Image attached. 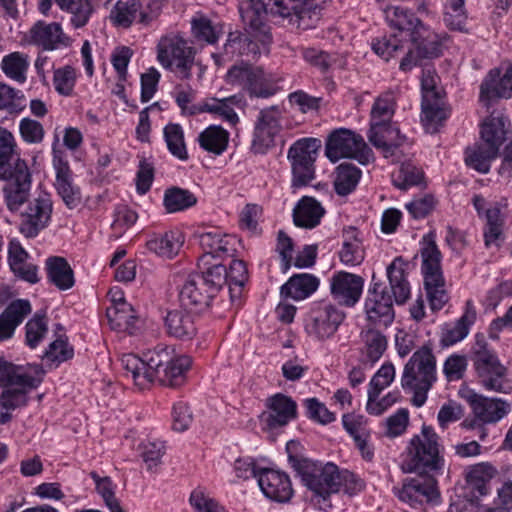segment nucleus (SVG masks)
I'll return each mask as SVG.
<instances>
[{
    "instance_id": "bb28decb",
    "label": "nucleus",
    "mask_w": 512,
    "mask_h": 512,
    "mask_svg": "<svg viewBox=\"0 0 512 512\" xmlns=\"http://www.w3.org/2000/svg\"><path fill=\"white\" fill-rule=\"evenodd\" d=\"M212 298L201 278L198 277V273L191 274L187 278L179 294L181 305L185 309L196 311H202L208 307Z\"/></svg>"
},
{
    "instance_id": "a18cd8bd",
    "label": "nucleus",
    "mask_w": 512,
    "mask_h": 512,
    "mask_svg": "<svg viewBox=\"0 0 512 512\" xmlns=\"http://www.w3.org/2000/svg\"><path fill=\"white\" fill-rule=\"evenodd\" d=\"M142 6L141 0L119 1L111 11V18L115 24L125 28L129 27L134 21L140 23Z\"/></svg>"
},
{
    "instance_id": "f257e3e1",
    "label": "nucleus",
    "mask_w": 512,
    "mask_h": 512,
    "mask_svg": "<svg viewBox=\"0 0 512 512\" xmlns=\"http://www.w3.org/2000/svg\"><path fill=\"white\" fill-rule=\"evenodd\" d=\"M121 364L140 389L155 381L162 386L176 388L185 383L192 360L186 355L175 356L173 349L158 345L143 352L141 358L134 354L124 355Z\"/></svg>"
},
{
    "instance_id": "e433bc0d",
    "label": "nucleus",
    "mask_w": 512,
    "mask_h": 512,
    "mask_svg": "<svg viewBox=\"0 0 512 512\" xmlns=\"http://www.w3.org/2000/svg\"><path fill=\"white\" fill-rule=\"evenodd\" d=\"M250 71L253 75L249 76L244 90H247L251 96L267 98L276 93V80L266 73L261 67L251 65Z\"/></svg>"
},
{
    "instance_id": "5fc2aeb1",
    "label": "nucleus",
    "mask_w": 512,
    "mask_h": 512,
    "mask_svg": "<svg viewBox=\"0 0 512 512\" xmlns=\"http://www.w3.org/2000/svg\"><path fill=\"white\" fill-rule=\"evenodd\" d=\"M394 110L395 97L391 91L385 92L373 104L370 125H374L375 122L381 124L391 121Z\"/></svg>"
},
{
    "instance_id": "0e129e2a",
    "label": "nucleus",
    "mask_w": 512,
    "mask_h": 512,
    "mask_svg": "<svg viewBox=\"0 0 512 512\" xmlns=\"http://www.w3.org/2000/svg\"><path fill=\"white\" fill-rule=\"evenodd\" d=\"M30 390L26 388H4L0 394V406L7 411L26 406L28 402L27 393Z\"/></svg>"
},
{
    "instance_id": "412c9836",
    "label": "nucleus",
    "mask_w": 512,
    "mask_h": 512,
    "mask_svg": "<svg viewBox=\"0 0 512 512\" xmlns=\"http://www.w3.org/2000/svg\"><path fill=\"white\" fill-rule=\"evenodd\" d=\"M363 284L362 277L342 271L331 278V294L340 304L351 307L359 300Z\"/></svg>"
},
{
    "instance_id": "2f4dec72",
    "label": "nucleus",
    "mask_w": 512,
    "mask_h": 512,
    "mask_svg": "<svg viewBox=\"0 0 512 512\" xmlns=\"http://www.w3.org/2000/svg\"><path fill=\"white\" fill-rule=\"evenodd\" d=\"M47 278L59 290H68L75 284L74 272L67 260L60 256H51L45 263Z\"/></svg>"
},
{
    "instance_id": "7ed1b4c3",
    "label": "nucleus",
    "mask_w": 512,
    "mask_h": 512,
    "mask_svg": "<svg viewBox=\"0 0 512 512\" xmlns=\"http://www.w3.org/2000/svg\"><path fill=\"white\" fill-rule=\"evenodd\" d=\"M406 263L396 257L387 267L392 294L381 283L374 282L368 290L365 300V311L370 321L387 326L394 319L393 301L404 304L410 296V286L405 276Z\"/></svg>"
},
{
    "instance_id": "69168bd1",
    "label": "nucleus",
    "mask_w": 512,
    "mask_h": 512,
    "mask_svg": "<svg viewBox=\"0 0 512 512\" xmlns=\"http://www.w3.org/2000/svg\"><path fill=\"white\" fill-rule=\"evenodd\" d=\"M189 502L192 512H227L223 506L201 489L192 491Z\"/></svg>"
},
{
    "instance_id": "338daca9",
    "label": "nucleus",
    "mask_w": 512,
    "mask_h": 512,
    "mask_svg": "<svg viewBox=\"0 0 512 512\" xmlns=\"http://www.w3.org/2000/svg\"><path fill=\"white\" fill-rule=\"evenodd\" d=\"M468 334L466 317L462 316L453 325H445L442 329L440 343L443 347L451 346L464 339Z\"/></svg>"
},
{
    "instance_id": "f8f14e48",
    "label": "nucleus",
    "mask_w": 512,
    "mask_h": 512,
    "mask_svg": "<svg viewBox=\"0 0 512 512\" xmlns=\"http://www.w3.org/2000/svg\"><path fill=\"white\" fill-rule=\"evenodd\" d=\"M0 179L6 182L3 195L8 210L18 211L32 196V175L27 163L18 158L13 165L5 168V174L0 175Z\"/></svg>"
},
{
    "instance_id": "39448f33",
    "label": "nucleus",
    "mask_w": 512,
    "mask_h": 512,
    "mask_svg": "<svg viewBox=\"0 0 512 512\" xmlns=\"http://www.w3.org/2000/svg\"><path fill=\"white\" fill-rule=\"evenodd\" d=\"M436 356L430 344L418 348L404 365L401 387L413 394L412 402L421 407L427 394L437 380Z\"/></svg>"
},
{
    "instance_id": "7c9ffc66",
    "label": "nucleus",
    "mask_w": 512,
    "mask_h": 512,
    "mask_svg": "<svg viewBox=\"0 0 512 512\" xmlns=\"http://www.w3.org/2000/svg\"><path fill=\"white\" fill-rule=\"evenodd\" d=\"M470 405L477 420L481 423L499 421L508 411V405L497 399H489L474 394L469 398Z\"/></svg>"
},
{
    "instance_id": "f704fd0d",
    "label": "nucleus",
    "mask_w": 512,
    "mask_h": 512,
    "mask_svg": "<svg viewBox=\"0 0 512 512\" xmlns=\"http://www.w3.org/2000/svg\"><path fill=\"white\" fill-rule=\"evenodd\" d=\"M319 286V280L307 273L295 274L281 287V295L294 300L309 297Z\"/></svg>"
},
{
    "instance_id": "20e7f679",
    "label": "nucleus",
    "mask_w": 512,
    "mask_h": 512,
    "mask_svg": "<svg viewBox=\"0 0 512 512\" xmlns=\"http://www.w3.org/2000/svg\"><path fill=\"white\" fill-rule=\"evenodd\" d=\"M297 442L290 441L286 445L288 460L300 476L303 485L310 490L314 497L327 501L332 494L339 492V468L331 462L321 463L308 458H298L292 454Z\"/></svg>"
},
{
    "instance_id": "49530a36",
    "label": "nucleus",
    "mask_w": 512,
    "mask_h": 512,
    "mask_svg": "<svg viewBox=\"0 0 512 512\" xmlns=\"http://www.w3.org/2000/svg\"><path fill=\"white\" fill-rule=\"evenodd\" d=\"M493 469L490 465L480 463L469 468L466 474L467 483L475 497L488 493V481L492 478Z\"/></svg>"
},
{
    "instance_id": "e2e57ef3",
    "label": "nucleus",
    "mask_w": 512,
    "mask_h": 512,
    "mask_svg": "<svg viewBox=\"0 0 512 512\" xmlns=\"http://www.w3.org/2000/svg\"><path fill=\"white\" fill-rule=\"evenodd\" d=\"M373 51L385 61L403 52V43L395 35L382 37L372 44Z\"/></svg>"
},
{
    "instance_id": "6ab92c4d",
    "label": "nucleus",
    "mask_w": 512,
    "mask_h": 512,
    "mask_svg": "<svg viewBox=\"0 0 512 512\" xmlns=\"http://www.w3.org/2000/svg\"><path fill=\"white\" fill-rule=\"evenodd\" d=\"M258 484L263 494L277 502H287L293 496V488L289 476L274 469H262L259 473Z\"/></svg>"
},
{
    "instance_id": "864d4df0",
    "label": "nucleus",
    "mask_w": 512,
    "mask_h": 512,
    "mask_svg": "<svg viewBox=\"0 0 512 512\" xmlns=\"http://www.w3.org/2000/svg\"><path fill=\"white\" fill-rule=\"evenodd\" d=\"M96 485V491L102 497L110 512H126L115 497V485L109 477H100L96 472L90 473Z\"/></svg>"
},
{
    "instance_id": "4be33fe9",
    "label": "nucleus",
    "mask_w": 512,
    "mask_h": 512,
    "mask_svg": "<svg viewBox=\"0 0 512 512\" xmlns=\"http://www.w3.org/2000/svg\"><path fill=\"white\" fill-rule=\"evenodd\" d=\"M501 71L498 68L490 70L480 85V102L489 107L495 98H509L512 94V65L504 76L500 78Z\"/></svg>"
},
{
    "instance_id": "1a4fd4ad",
    "label": "nucleus",
    "mask_w": 512,
    "mask_h": 512,
    "mask_svg": "<svg viewBox=\"0 0 512 512\" xmlns=\"http://www.w3.org/2000/svg\"><path fill=\"white\" fill-rule=\"evenodd\" d=\"M472 361L485 389L500 393H507L510 390L511 386L506 379V367L488 348L486 339L482 335L476 336L472 348Z\"/></svg>"
},
{
    "instance_id": "c85d7f7f",
    "label": "nucleus",
    "mask_w": 512,
    "mask_h": 512,
    "mask_svg": "<svg viewBox=\"0 0 512 512\" xmlns=\"http://www.w3.org/2000/svg\"><path fill=\"white\" fill-rule=\"evenodd\" d=\"M56 169L55 187L63 202L69 209L77 208L82 203V194L71 178V171L66 162L58 160L54 163Z\"/></svg>"
},
{
    "instance_id": "423d86ee",
    "label": "nucleus",
    "mask_w": 512,
    "mask_h": 512,
    "mask_svg": "<svg viewBox=\"0 0 512 512\" xmlns=\"http://www.w3.org/2000/svg\"><path fill=\"white\" fill-rule=\"evenodd\" d=\"M438 436L429 426H423L421 433L409 442L401 462L404 473H419L432 476L442 473L445 460L440 454Z\"/></svg>"
},
{
    "instance_id": "6e6552de",
    "label": "nucleus",
    "mask_w": 512,
    "mask_h": 512,
    "mask_svg": "<svg viewBox=\"0 0 512 512\" xmlns=\"http://www.w3.org/2000/svg\"><path fill=\"white\" fill-rule=\"evenodd\" d=\"M422 271L424 284L432 310H441L448 302V294L444 288V277L441 269V252L439 251L433 234L423 239L421 248Z\"/></svg>"
},
{
    "instance_id": "9d476101",
    "label": "nucleus",
    "mask_w": 512,
    "mask_h": 512,
    "mask_svg": "<svg viewBox=\"0 0 512 512\" xmlns=\"http://www.w3.org/2000/svg\"><path fill=\"white\" fill-rule=\"evenodd\" d=\"M325 154L332 162L341 158H354L361 164L369 163L373 156L362 136L345 128L335 130L329 135Z\"/></svg>"
},
{
    "instance_id": "6e6d98bb",
    "label": "nucleus",
    "mask_w": 512,
    "mask_h": 512,
    "mask_svg": "<svg viewBox=\"0 0 512 512\" xmlns=\"http://www.w3.org/2000/svg\"><path fill=\"white\" fill-rule=\"evenodd\" d=\"M248 279V271L242 260H232L228 271V286L231 301L241 294L242 287Z\"/></svg>"
},
{
    "instance_id": "774afa93",
    "label": "nucleus",
    "mask_w": 512,
    "mask_h": 512,
    "mask_svg": "<svg viewBox=\"0 0 512 512\" xmlns=\"http://www.w3.org/2000/svg\"><path fill=\"white\" fill-rule=\"evenodd\" d=\"M345 430L353 437L354 441L369 437L370 430L367 427V420L362 415L345 414L342 418Z\"/></svg>"
},
{
    "instance_id": "4c0bfd02",
    "label": "nucleus",
    "mask_w": 512,
    "mask_h": 512,
    "mask_svg": "<svg viewBox=\"0 0 512 512\" xmlns=\"http://www.w3.org/2000/svg\"><path fill=\"white\" fill-rule=\"evenodd\" d=\"M183 237L179 231H168L147 242V247L151 252L165 257L172 258L180 250L183 244Z\"/></svg>"
},
{
    "instance_id": "37998d69",
    "label": "nucleus",
    "mask_w": 512,
    "mask_h": 512,
    "mask_svg": "<svg viewBox=\"0 0 512 512\" xmlns=\"http://www.w3.org/2000/svg\"><path fill=\"white\" fill-rule=\"evenodd\" d=\"M196 203L195 195L186 189L171 187L164 193L163 204L168 213L186 210Z\"/></svg>"
},
{
    "instance_id": "2eb2a0df",
    "label": "nucleus",
    "mask_w": 512,
    "mask_h": 512,
    "mask_svg": "<svg viewBox=\"0 0 512 512\" xmlns=\"http://www.w3.org/2000/svg\"><path fill=\"white\" fill-rule=\"evenodd\" d=\"M282 109L273 105L260 110L252 140V150L256 154H264L274 146L275 138L280 133Z\"/></svg>"
},
{
    "instance_id": "c9c22d12",
    "label": "nucleus",
    "mask_w": 512,
    "mask_h": 512,
    "mask_svg": "<svg viewBox=\"0 0 512 512\" xmlns=\"http://www.w3.org/2000/svg\"><path fill=\"white\" fill-rule=\"evenodd\" d=\"M165 326L169 335L179 339H191L196 333L193 318L185 310L169 311L165 317Z\"/></svg>"
},
{
    "instance_id": "393cba45",
    "label": "nucleus",
    "mask_w": 512,
    "mask_h": 512,
    "mask_svg": "<svg viewBox=\"0 0 512 512\" xmlns=\"http://www.w3.org/2000/svg\"><path fill=\"white\" fill-rule=\"evenodd\" d=\"M234 238L228 235H222L218 231H209L199 235V244L204 250V254L200 257L198 268L202 265H209L210 260L223 255L233 256L235 251L232 247Z\"/></svg>"
},
{
    "instance_id": "052dcab7",
    "label": "nucleus",
    "mask_w": 512,
    "mask_h": 512,
    "mask_svg": "<svg viewBox=\"0 0 512 512\" xmlns=\"http://www.w3.org/2000/svg\"><path fill=\"white\" fill-rule=\"evenodd\" d=\"M74 351L71 346L68 345L67 341L62 338H58L48 346V349L43 355V359L51 364L58 366V364L71 359Z\"/></svg>"
},
{
    "instance_id": "f3484780",
    "label": "nucleus",
    "mask_w": 512,
    "mask_h": 512,
    "mask_svg": "<svg viewBox=\"0 0 512 512\" xmlns=\"http://www.w3.org/2000/svg\"><path fill=\"white\" fill-rule=\"evenodd\" d=\"M395 494L400 501L413 508L434 502L439 498L436 480L432 476L405 479L402 487L395 489Z\"/></svg>"
},
{
    "instance_id": "ddd939ff",
    "label": "nucleus",
    "mask_w": 512,
    "mask_h": 512,
    "mask_svg": "<svg viewBox=\"0 0 512 512\" xmlns=\"http://www.w3.org/2000/svg\"><path fill=\"white\" fill-rule=\"evenodd\" d=\"M53 201L51 195L43 190H36L21 212L20 233L26 238H35L51 222Z\"/></svg>"
},
{
    "instance_id": "3c124183",
    "label": "nucleus",
    "mask_w": 512,
    "mask_h": 512,
    "mask_svg": "<svg viewBox=\"0 0 512 512\" xmlns=\"http://www.w3.org/2000/svg\"><path fill=\"white\" fill-rule=\"evenodd\" d=\"M235 97L216 99L212 98L203 103L201 107H199L200 112H208L214 115L221 117L223 120L229 122L234 125L238 122L237 113L234 111L233 107L230 105L234 101Z\"/></svg>"
},
{
    "instance_id": "473e14b6",
    "label": "nucleus",
    "mask_w": 512,
    "mask_h": 512,
    "mask_svg": "<svg viewBox=\"0 0 512 512\" xmlns=\"http://www.w3.org/2000/svg\"><path fill=\"white\" fill-rule=\"evenodd\" d=\"M325 210L313 197H303L293 210V220L296 226L303 228H314L319 223Z\"/></svg>"
},
{
    "instance_id": "603ef678",
    "label": "nucleus",
    "mask_w": 512,
    "mask_h": 512,
    "mask_svg": "<svg viewBox=\"0 0 512 512\" xmlns=\"http://www.w3.org/2000/svg\"><path fill=\"white\" fill-rule=\"evenodd\" d=\"M60 9L70 14V23L75 29L84 27L94 11L90 0H71Z\"/></svg>"
},
{
    "instance_id": "5701e85b",
    "label": "nucleus",
    "mask_w": 512,
    "mask_h": 512,
    "mask_svg": "<svg viewBox=\"0 0 512 512\" xmlns=\"http://www.w3.org/2000/svg\"><path fill=\"white\" fill-rule=\"evenodd\" d=\"M40 382L30 366L16 365L0 357V387L34 389Z\"/></svg>"
},
{
    "instance_id": "72a5a7b5",
    "label": "nucleus",
    "mask_w": 512,
    "mask_h": 512,
    "mask_svg": "<svg viewBox=\"0 0 512 512\" xmlns=\"http://www.w3.org/2000/svg\"><path fill=\"white\" fill-rule=\"evenodd\" d=\"M106 316L113 330L126 332L130 335L138 330V319L132 305L128 302H122L119 306L108 307Z\"/></svg>"
},
{
    "instance_id": "680f3d73",
    "label": "nucleus",
    "mask_w": 512,
    "mask_h": 512,
    "mask_svg": "<svg viewBox=\"0 0 512 512\" xmlns=\"http://www.w3.org/2000/svg\"><path fill=\"white\" fill-rule=\"evenodd\" d=\"M76 81L75 69L69 65L56 69L53 76L55 90L63 96H70Z\"/></svg>"
},
{
    "instance_id": "9b49d317",
    "label": "nucleus",
    "mask_w": 512,
    "mask_h": 512,
    "mask_svg": "<svg viewBox=\"0 0 512 512\" xmlns=\"http://www.w3.org/2000/svg\"><path fill=\"white\" fill-rule=\"evenodd\" d=\"M157 57L163 67L170 69L179 78L191 77L194 52L183 38L177 35L162 37L158 43Z\"/></svg>"
},
{
    "instance_id": "13d9d810",
    "label": "nucleus",
    "mask_w": 512,
    "mask_h": 512,
    "mask_svg": "<svg viewBox=\"0 0 512 512\" xmlns=\"http://www.w3.org/2000/svg\"><path fill=\"white\" fill-rule=\"evenodd\" d=\"M25 342L30 348H35L43 340L48 331L45 314L36 313L25 326Z\"/></svg>"
},
{
    "instance_id": "a19ab883",
    "label": "nucleus",
    "mask_w": 512,
    "mask_h": 512,
    "mask_svg": "<svg viewBox=\"0 0 512 512\" xmlns=\"http://www.w3.org/2000/svg\"><path fill=\"white\" fill-rule=\"evenodd\" d=\"M229 133L220 126H209L199 134L198 141L204 150L220 155L228 145Z\"/></svg>"
},
{
    "instance_id": "79ce46f5",
    "label": "nucleus",
    "mask_w": 512,
    "mask_h": 512,
    "mask_svg": "<svg viewBox=\"0 0 512 512\" xmlns=\"http://www.w3.org/2000/svg\"><path fill=\"white\" fill-rule=\"evenodd\" d=\"M361 178V170L353 164L342 163L336 169L334 180L335 191L338 195L350 194Z\"/></svg>"
},
{
    "instance_id": "aec40b11",
    "label": "nucleus",
    "mask_w": 512,
    "mask_h": 512,
    "mask_svg": "<svg viewBox=\"0 0 512 512\" xmlns=\"http://www.w3.org/2000/svg\"><path fill=\"white\" fill-rule=\"evenodd\" d=\"M425 32L419 35V39L412 41L414 50H409L400 62L402 71H409L418 65L421 59L438 57L441 54V40L438 35L424 26Z\"/></svg>"
},
{
    "instance_id": "a878e982",
    "label": "nucleus",
    "mask_w": 512,
    "mask_h": 512,
    "mask_svg": "<svg viewBox=\"0 0 512 512\" xmlns=\"http://www.w3.org/2000/svg\"><path fill=\"white\" fill-rule=\"evenodd\" d=\"M385 19L389 26L395 30L409 34L411 41L419 39V35L425 32L422 22L406 8L400 6H388L384 10Z\"/></svg>"
},
{
    "instance_id": "dca6fc26",
    "label": "nucleus",
    "mask_w": 512,
    "mask_h": 512,
    "mask_svg": "<svg viewBox=\"0 0 512 512\" xmlns=\"http://www.w3.org/2000/svg\"><path fill=\"white\" fill-rule=\"evenodd\" d=\"M345 318V313L332 304L315 308L306 322L307 333L318 339L325 340L332 337Z\"/></svg>"
},
{
    "instance_id": "ea45409f",
    "label": "nucleus",
    "mask_w": 512,
    "mask_h": 512,
    "mask_svg": "<svg viewBox=\"0 0 512 512\" xmlns=\"http://www.w3.org/2000/svg\"><path fill=\"white\" fill-rule=\"evenodd\" d=\"M202 271L198 273V277L208 293L215 297V295L228 284V270L225 265L216 263L209 265H202L200 268Z\"/></svg>"
},
{
    "instance_id": "0eeeda50",
    "label": "nucleus",
    "mask_w": 512,
    "mask_h": 512,
    "mask_svg": "<svg viewBox=\"0 0 512 512\" xmlns=\"http://www.w3.org/2000/svg\"><path fill=\"white\" fill-rule=\"evenodd\" d=\"M507 117L488 118L481 127L482 144L475 145L466 151V163L481 173L490 170V162L496 158L500 146L506 139Z\"/></svg>"
},
{
    "instance_id": "cd10ccee",
    "label": "nucleus",
    "mask_w": 512,
    "mask_h": 512,
    "mask_svg": "<svg viewBox=\"0 0 512 512\" xmlns=\"http://www.w3.org/2000/svg\"><path fill=\"white\" fill-rule=\"evenodd\" d=\"M270 413L265 421L270 429L283 427L297 416V405L290 397L278 393L267 401Z\"/></svg>"
},
{
    "instance_id": "58836bf2",
    "label": "nucleus",
    "mask_w": 512,
    "mask_h": 512,
    "mask_svg": "<svg viewBox=\"0 0 512 512\" xmlns=\"http://www.w3.org/2000/svg\"><path fill=\"white\" fill-rule=\"evenodd\" d=\"M343 238L340 260L346 265H359L364 259V250L358 238V230L354 227L345 229Z\"/></svg>"
},
{
    "instance_id": "09e8293b",
    "label": "nucleus",
    "mask_w": 512,
    "mask_h": 512,
    "mask_svg": "<svg viewBox=\"0 0 512 512\" xmlns=\"http://www.w3.org/2000/svg\"><path fill=\"white\" fill-rule=\"evenodd\" d=\"M164 138L170 153L179 160L188 159L183 129L179 124L170 123L164 128Z\"/></svg>"
},
{
    "instance_id": "b1692460",
    "label": "nucleus",
    "mask_w": 512,
    "mask_h": 512,
    "mask_svg": "<svg viewBox=\"0 0 512 512\" xmlns=\"http://www.w3.org/2000/svg\"><path fill=\"white\" fill-rule=\"evenodd\" d=\"M368 139L385 158H388L395 155L396 149L405 141V136L401 135L399 129L390 121L381 124L375 122L374 125H370Z\"/></svg>"
},
{
    "instance_id": "c03bdc74",
    "label": "nucleus",
    "mask_w": 512,
    "mask_h": 512,
    "mask_svg": "<svg viewBox=\"0 0 512 512\" xmlns=\"http://www.w3.org/2000/svg\"><path fill=\"white\" fill-rule=\"evenodd\" d=\"M260 53L258 44L248 36L236 31L228 35L224 45V54L227 57L235 55H257Z\"/></svg>"
},
{
    "instance_id": "de8ad7c7",
    "label": "nucleus",
    "mask_w": 512,
    "mask_h": 512,
    "mask_svg": "<svg viewBox=\"0 0 512 512\" xmlns=\"http://www.w3.org/2000/svg\"><path fill=\"white\" fill-rule=\"evenodd\" d=\"M1 67L9 78L24 83L29 67L28 56L20 52H13L3 58Z\"/></svg>"
},
{
    "instance_id": "8fccbe9b",
    "label": "nucleus",
    "mask_w": 512,
    "mask_h": 512,
    "mask_svg": "<svg viewBox=\"0 0 512 512\" xmlns=\"http://www.w3.org/2000/svg\"><path fill=\"white\" fill-rule=\"evenodd\" d=\"M436 100L422 99V122L427 132L435 133L446 119L447 114Z\"/></svg>"
},
{
    "instance_id": "f03ea898",
    "label": "nucleus",
    "mask_w": 512,
    "mask_h": 512,
    "mask_svg": "<svg viewBox=\"0 0 512 512\" xmlns=\"http://www.w3.org/2000/svg\"><path fill=\"white\" fill-rule=\"evenodd\" d=\"M321 10L318 0H250L240 6L243 22L252 30L259 31L264 45L271 42V35L265 30L268 14L288 18L297 27L309 29L320 19Z\"/></svg>"
},
{
    "instance_id": "c756f323",
    "label": "nucleus",
    "mask_w": 512,
    "mask_h": 512,
    "mask_svg": "<svg viewBox=\"0 0 512 512\" xmlns=\"http://www.w3.org/2000/svg\"><path fill=\"white\" fill-rule=\"evenodd\" d=\"M31 312L28 300L12 301L0 314V342L11 338L16 327Z\"/></svg>"
},
{
    "instance_id": "bf43d9fd",
    "label": "nucleus",
    "mask_w": 512,
    "mask_h": 512,
    "mask_svg": "<svg viewBox=\"0 0 512 512\" xmlns=\"http://www.w3.org/2000/svg\"><path fill=\"white\" fill-rule=\"evenodd\" d=\"M394 378L395 368L393 364H383L369 383L368 397L370 400L378 398L380 393L393 382Z\"/></svg>"
},
{
    "instance_id": "a211bd4d",
    "label": "nucleus",
    "mask_w": 512,
    "mask_h": 512,
    "mask_svg": "<svg viewBox=\"0 0 512 512\" xmlns=\"http://www.w3.org/2000/svg\"><path fill=\"white\" fill-rule=\"evenodd\" d=\"M29 36L31 43L46 51L69 47L72 44V39L63 32L57 22L38 21L29 30Z\"/></svg>"
},
{
    "instance_id": "4468645a",
    "label": "nucleus",
    "mask_w": 512,
    "mask_h": 512,
    "mask_svg": "<svg viewBox=\"0 0 512 512\" xmlns=\"http://www.w3.org/2000/svg\"><path fill=\"white\" fill-rule=\"evenodd\" d=\"M321 147L315 138H303L296 141L288 150V159L292 167V186L301 187L309 184L315 175L314 162Z\"/></svg>"
},
{
    "instance_id": "4d7b16f0",
    "label": "nucleus",
    "mask_w": 512,
    "mask_h": 512,
    "mask_svg": "<svg viewBox=\"0 0 512 512\" xmlns=\"http://www.w3.org/2000/svg\"><path fill=\"white\" fill-rule=\"evenodd\" d=\"M365 343V354L371 363L377 362L387 348V340L379 331L369 329L362 333Z\"/></svg>"
}]
</instances>
